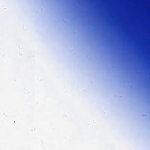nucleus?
<instances>
[{"label":"nucleus","mask_w":150,"mask_h":150,"mask_svg":"<svg viewBox=\"0 0 150 150\" xmlns=\"http://www.w3.org/2000/svg\"><path fill=\"white\" fill-rule=\"evenodd\" d=\"M148 95H150V94H148Z\"/></svg>","instance_id":"obj_1"}]
</instances>
